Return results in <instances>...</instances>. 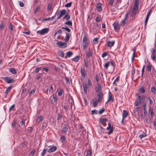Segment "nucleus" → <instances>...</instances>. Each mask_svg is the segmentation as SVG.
I'll list each match as a JSON object with an SVG mask.
<instances>
[{
    "instance_id": "26",
    "label": "nucleus",
    "mask_w": 156,
    "mask_h": 156,
    "mask_svg": "<svg viewBox=\"0 0 156 156\" xmlns=\"http://www.w3.org/2000/svg\"><path fill=\"white\" fill-rule=\"evenodd\" d=\"M70 16L68 14V13H67L63 18V19H66V20H68L70 19Z\"/></svg>"
},
{
    "instance_id": "19",
    "label": "nucleus",
    "mask_w": 156,
    "mask_h": 156,
    "mask_svg": "<svg viewBox=\"0 0 156 156\" xmlns=\"http://www.w3.org/2000/svg\"><path fill=\"white\" fill-rule=\"evenodd\" d=\"M97 10L99 11H100L102 10L101 4V3H98L96 5Z\"/></svg>"
},
{
    "instance_id": "13",
    "label": "nucleus",
    "mask_w": 156,
    "mask_h": 156,
    "mask_svg": "<svg viewBox=\"0 0 156 156\" xmlns=\"http://www.w3.org/2000/svg\"><path fill=\"white\" fill-rule=\"evenodd\" d=\"M128 114V113L126 110H124L123 111V112L122 113V122L123 121V120H124L125 118L126 117Z\"/></svg>"
},
{
    "instance_id": "5",
    "label": "nucleus",
    "mask_w": 156,
    "mask_h": 156,
    "mask_svg": "<svg viewBox=\"0 0 156 156\" xmlns=\"http://www.w3.org/2000/svg\"><path fill=\"white\" fill-rule=\"evenodd\" d=\"M93 51L90 48H89L88 51L86 52V57L89 58L92 56Z\"/></svg>"
},
{
    "instance_id": "51",
    "label": "nucleus",
    "mask_w": 156,
    "mask_h": 156,
    "mask_svg": "<svg viewBox=\"0 0 156 156\" xmlns=\"http://www.w3.org/2000/svg\"><path fill=\"white\" fill-rule=\"evenodd\" d=\"M98 111L96 110H92L91 112V114L94 115L95 113L97 114Z\"/></svg>"
},
{
    "instance_id": "22",
    "label": "nucleus",
    "mask_w": 156,
    "mask_h": 156,
    "mask_svg": "<svg viewBox=\"0 0 156 156\" xmlns=\"http://www.w3.org/2000/svg\"><path fill=\"white\" fill-rule=\"evenodd\" d=\"M89 42V40L87 37L85 35L83 37V43H88Z\"/></svg>"
},
{
    "instance_id": "14",
    "label": "nucleus",
    "mask_w": 156,
    "mask_h": 156,
    "mask_svg": "<svg viewBox=\"0 0 156 156\" xmlns=\"http://www.w3.org/2000/svg\"><path fill=\"white\" fill-rule=\"evenodd\" d=\"M81 73V76L84 79L85 76V70L84 69L81 68L80 69Z\"/></svg>"
},
{
    "instance_id": "37",
    "label": "nucleus",
    "mask_w": 156,
    "mask_h": 156,
    "mask_svg": "<svg viewBox=\"0 0 156 156\" xmlns=\"http://www.w3.org/2000/svg\"><path fill=\"white\" fill-rule=\"evenodd\" d=\"M139 91L141 92L142 93H144L145 92V90L143 87H141L139 88Z\"/></svg>"
},
{
    "instance_id": "44",
    "label": "nucleus",
    "mask_w": 156,
    "mask_h": 156,
    "mask_svg": "<svg viewBox=\"0 0 156 156\" xmlns=\"http://www.w3.org/2000/svg\"><path fill=\"white\" fill-rule=\"evenodd\" d=\"M151 57L153 61H154L156 59L155 54H151Z\"/></svg>"
},
{
    "instance_id": "7",
    "label": "nucleus",
    "mask_w": 156,
    "mask_h": 156,
    "mask_svg": "<svg viewBox=\"0 0 156 156\" xmlns=\"http://www.w3.org/2000/svg\"><path fill=\"white\" fill-rule=\"evenodd\" d=\"M68 126L66 124H65L62 130V132L63 133L65 134L66 133L68 130Z\"/></svg>"
},
{
    "instance_id": "59",
    "label": "nucleus",
    "mask_w": 156,
    "mask_h": 156,
    "mask_svg": "<svg viewBox=\"0 0 156 156\" xmlns=\"http://www.w3.org/2000/svg\"><path fill=\"white\" fill-rule=\"evenodd\" d=\"M60 13L64 15L66 13V10L65 9H62Z\"/></svg>"
},
{
    "instance_id": "49",
    "label": "nucleus",
    "mask_w": 156,
    "mask_h": 156,
    "mask_svg": "<svg viewBox=\"0 0 156 156\" xmlns=\"http://www.w3.org/2000/svg\"><path fill=\"white\" fill-rule=\"evenodd\" d=\"M72 4V2H70L69 3H68L65 5V6L66 7H70L71 6Z\"/></svg>"
},
{
    "instance_id": "21",
    "label": "nucleus",
    "mask_w": 156,
    "mask_h": 156,
    "mask_svg": "<svg viewBox=\"0 0 156 156\" xmlns=\"http://www.w3.org/2000/svg\"><path fill=\"white\" fill-rule=\"evenodd\" d=\"M152 66V65L150 63L147 65V68L148 71L150 72H151V70Z\"/></svg>"
},
{
    "instance_id": "46",
    "label": "nucleus",
    "mask_w": 156,
    "mask_h": 156,
    "mask_svg": "<svg viewBox=\"0 0 156 156\" xmlns=\"http://www.w3.org/2000/svg\"><path fill=\"white\" fill-rule=\"evenodd\" d=\"M93 105L94 107H96L98 105V102H99L98 101V100H97L96 101H94L93 100Z\"/></svg>"
},
{
    "instance_id": "1",
    "label": "nucleus",
    "mask_w": 156,
    "mask_h": 156,
    "mask_svg": "<svg viewBox=\"0 0 156 156\" xmlns=\"http://www.w3.org/2000/svg\"><path fill=\"white\" fill-rule=\"evenodd\" d=\"M1 79L6 82L7 83H11L14 82V80L12 78H9L8 77H2Z\"/></svg>"
},
{
    "instance_id": "9",
    "label": "nucleus",
    "mask_w": 156,
    "mask_h": 156,
    "mask_svg": "<svg viewBox=\"0 0 156 156\" xmlns=\"http://www.w3.org/2000/svg\"><path fill=\"white\" fill-rule=\"evenodd\" d=\"M57 44H58L61 48H64L67 47V44L66 42L62 43V42H59Z\"/></svg>"
},
{
    "instance_id": "18",
    "label": "nucleus",
    "mask_w": 156,
    "mask_h": 156,
    "mask_svg": "<svg viewBox=\"0 0 156 156\" xmlns=\"http://www.w3.org/2000/svg\"><path fill=\"white\" fill-rule=\"evenodd\" d=\"M139 4V0H136L135 2L134 5L133 7L134 8V9L135 8L138 9V6Z\"/></svg>"
},
{
    "instance_id": "42",
    "label": "nucleus",
    "mask_w": 156,
    "mask_h": 156,
    "mask_svg": "<svg viewBox=\"0 0 156 156\" xmlns=\"http://www.w3.org/2000/svg\"><path fill=\"white\" fill-rule=\"evenodd\" d=\"M110 65L109 62H107L104 65V67L106 68V69H107L109 66Z\"/></svg>"
},
{
    "instance_id": "36",
    "label": "nucleus",
    "mask_w": 156,
    "mask_h": 156,
    "mask_svg": "<svg viewBox=\"0 0 156 156\" xmlns=\"http://www.w3.org/2000/svg\"><path fill=\"white\" fill-rule=\"evenodd\" d=\"M108 119L107 118H103V119H101L100 122L101 124H103L105 122L107 121Z\"/></svg>"
},
{
    "instance_id": "17",
    "label": "nucleus",
    "mask_w": 156,
    "mask_h": 156,
    "mask_svg": "<svg viewBox=\"0 0 156 156\" xmlns=\"http://www.w3.org/2000/svg\"><path fill=\"white\" fill-rule=\"evenodd\" d=\"M115 41H110L107 42V46L109 47H111L114 44Z\"/></svg>"
},
{
    "instance_id": "63",
    "label": "nucleus",
    "mask_w": 156,
    "mask_h": 156,
    "mask_svg": "<svg viewBox=\"0 0 156 156\" xmlns=\"http://www.w3.org/2000/svg\"><path fill=\"white\" fill-rule=\"evenodd\" d=\"M126 20V19H125L124 20H123L122 21H121L120 23V26H124L125 25V20Z\"/></svg>"
},
{
    "instance_id": "38",
    "label": "nucleus",
    "mask_w": 156,
    "mask_h": 156,
    "mask_svg": "<svg viewBox=\"0 0 156 156\" xmlns=\"http://www.w3.org/2000/svg\"><path fill=\"white\" fill-rule=\"evenodd\" d=\"M141 102L138 99L135 102L134 105L136 106H137L139 105H140L141 104Z\"/></svg>"
},
{
    "instance_id": "31",
    "label": "nucleus",
    "mask_w": 156,
    "mask_h": 156,
    "mask_svg": "<svg viewBox=\"0 0 156 156\" xmlns=\"http://www.w3.org/2000/svg\"><path fill=\"white\" fill-rule=\"evenodd\" d=\"M12 87V86H10L5 91V93L6 94H8V93L10 92V91L11 90Z\"/></svg>"
},
{
    "instance_id": "56",
    "label": "nucleus",
    "mask_w": 156,
    "mask_h": 156,
    "mask_svg": "<svg viewBox=\"0 0 156 156\" xmlns=\"http://www.w3.org/2000/svg\"><path fill=\"white\" fill-rule=\"evenodd\" d=\"M105 110V109L104 108H102V109H101L99 111V112H98L99 114H102L103 112H104Z\"/></svg>"
},
{
    "instance_id": "8",
    "label": "nucleus",
    "mask_w": 156,
    "mask_h": 156,
    "mask_svg": "<svg viewBox=\"0 0 156 156\" xmlns=\"http://www.w3.org/2000/svg\"><path fill=\"white\" fill-rule=\"evenodd\" d=\"M138 9L137 8H135V9H134V8H133V9L132 11V15L131 17L133 18V19L135 18V16L136 14L137 11H138Z\"/></svg>"
},
{
    "instance_id": "39",
    "label": "nucleus",
    "mask_w": 156,
    "mask_h": 156,
    "mask_svg": "<svg viewBox=\"0 0 156 156\" xmlns=\"http://www.w3.org/2000/svg\"><path fill=\"white\" fill-rule=\"evenodd\" d=\"M66 140V137L65 136L63 135L60 138V140L62 143L64 142Z\"/></svg>"
},
{
    "instance_id": "45",
    "label": "nucleus",
    "mask_w": 156,
    "mask_h": 156,
    "mask_svg": "<svg viewBox=\"0 0 156 156\" xmlns=\"http://www.w3.org/2000/svg\"><path fill=\"white\" fill-rule=\"evenodd\" d=\"M40 9V7L39 6H37L34 11V13L36 14Z\"/></svg>"
},
{
    "instance_id": "30",
    "label": "nucleus",
    "mask_w": 156,
    "mask_h": 156,
    "mask_svg": "<svg viewBox=\"0 0 156 156\" xmlns=\"http://www.w3.org/2000/svg\"><path fill=\"white\" fill-rule=\"evenodd\" d=\"M80 59V56H77L76 57L73 58L72 61H74L75 62H78Z\"/></svg>"
},
{
    "instance_id": "54",
    "label": "nucleus",
    "mask_w": 156,
    "mask_h": 156,
    "mask_svg": "<svg viewBox=\"0 0 156 156\" xmlns=\"http://www.w3.org/2000/svg\"><path fill=\"white\" fill-rule=\"evenodd\" d=\"M149 112H150L151 115L152 117H153L154 116V113L153 112V111L152 109L151 108H149Z\"/></svg>"
},
{
    "instance_id": "53",
    "label": "nucleus",
    "mask_w": 156,
    "mask_h": 156,
    "mask_svg": "<svg viewBox=\"0 0 156 156\" xmlns=\"http://www.w3.org/2000/svg\"><path fill=\"white\" fill-rule=\"evenodd\" d=\"M87 84L88 85L90 86H91L92 85V83L91 82L90 80V79H88Z\"/></svg>"
},
{
    "instance_id": "55",
    "label": "nucleus",
    "mask_w": 156,
    "mask_h": 156,
    "mask_svg": "<svg viewBox=\"0 0 156 156\" xmlns=\"http://www.w3.org/2000/svg\"><path fill=\"white\" fill-rule=\"evenodd\" d=\"M35 92V90L33 89L31 90L30 93H29V96H30L33 94Z\"/></svg>"
},
{
    "instance_id": "41",
    "label": "nucleus",
    "mask_w": 156,
    "mask_h": 156,
    "mask_svg": "<svg viewBox=\"0 0 156 156\" xmlns=\"http://www.w3.org/2000/svg\"><path fill=\"white\" fill-rule=\"evenodd\" d=\"M61 28L62 29H65L68 32H69V33H70L71 31L70 29L69 28L66 27H62Z\"/></svg>"
},
{
    "instance_id": "4",
    "label": "nucleus",
    "mask_w": 156,
    "mask_h": 156,
    "mask_svg": "<svg viewBox=\"0 0 156 156\" xmlns=\"http://www.w3.org/2000/svg\"><path fill=\"white\" fill-rule=\"evenodd\" d=\"M51 102L52 104L54 103L57 100V96L54 94H53L51 97Z\"/></svg>"
},
{
    "instance_id": "11",
    "label": "nucleus",
    "mask_w": 156,
    "mask_h": 156,
    "mask_svg": "<svg viewBox=\"0 0 156 156\" xmlns=\"http://www.w3.org/2000/svg\"><path fill=\"white\" fill-rule=\"evenodd\" d=\"M71 36V34L69 33H66V35L64 40L65 42H67L69 41Z\"/></svg>"
},
{
    "instance_id": "34",
    "label": "nucleus",
    "mask_w": 156,
    "mask_h": 156,
    "mask_svg": "<svg viewBox=\"0 0 156 156\" xmlns=\"http://www.w3.org/2000/svg\"><path fill=\"white\" fill-rule=\"evenodd\" d=\"M64 54L62 51H59L58 52V56L61 57L63 58L64 56Z\"/></svg>"
},
{
    "instance_id": "16",
    "label": "nucleus",
    "mask_w": 156,
    "mask_h": 156,
    "mask_svg": "<svg viewBox=\"0 0 156 156\" xmlns=\"http://www.w3.org/2000/svg\"><path fill=\"white\" fill-rule=\"evenodd\" d=\"M83 90L85 94H86L87 91V85L86 83H83Z\"/></svg>"
},
{
    "instance_id": "33",
    "label": "nucleus",
    "mask_w": 156,
    "mask_h": 156,
    "mask_svg": "<svg viewBox=\"0 0 156 156\" xmlns=\"http://www.w3.org/2000/svg\"><path fill=\"white\" fill-rule=\"evenodd\" d=\"M145 97L144 96H142V97H140V98L138 100H139V101H140V102L141 103L143 102L145 99Z\"/></svg>"
},
{
    "instance_id": "32",
    "label": "nucleus",
    "mask_w": 156,
    "mask_h": 156,
    "mask_svg": "<svg viewBox=\"0 0 156 156\" xmlns=\"http://www.w3.org/2000/svg\"><path fill=\"white\" fill-rule=\"evenodd\" d=\"M42 120V117L41 116H39L37 118L36 120V121L37 122H39L41 121Z\"/></svg>"
},
{
    "instance_id": "35",
    "label": "nucleus",
    "mask_w": 156,
    "mask_h": 156,
    "mask_svg": "<svg viewBox=\"0 0 156 156\" xmlns=\"http://www.w3.org/2000/svg\"><path fill=\"white\" fill-rule=\"evenodd\" d=\"M83 61L84 62V65L86 68L88 67V62L86 60L84 59Z\"/></svg>"
},
{
    "instance_id": "48",
    "label": "nucleus",
    "mask_w": 156,
    "mask_h": 156,
    "mask_svg": "<svg viewBox=\"0 0 156 156\" xmlns=\"http://www.w3.org/2000/svg\"><path fill=\"white\" fill-rule=\"evenodd\" d=\"M146 136V133H144L140 135L139 136L141 139H142V138L145 137Z\"/></svg>"
},
{
    "instance_id": "15",
    "label": "nucleus",
    "mask_w": 156,
    "mask_h": 156,
    "mask_svg": "<svg viewBox=\"0 0 156 156\" xmlns=\"http://www.w3.org/2000/svg\"><path fill=\"white\" fill-rule=\"evenodd\" d=\"M111 101L112 102L114 101V99L112 97V95L110 91L108 93V101Z\"/></svg>"
},
{
    "instance_id": "60",
    "label": "nucleus",
    "mask_w": 156,
    "mask_h": 156,
    "mask_svg": "<svg viewBox=\"0 0 156 156\" xmlns=\"http://www.w3.org/2000/svg\"><path fill=\"white\" fill-rule=\"evenodd\" d=\"M156 89L154 87H153L151 88V91L152 92L154 93Z\"/></svg>"
},
{
    "instance_id": "2",
    "label": "nucleus",
    "mask_w": 156,
    "mask_h": 156,
    "mask_svg": "<svg viewBox=\"0 0 156 156\" xmlns=\"http://www.w3.org/2000/svg\"><path fill=\"white\" fill-rule=\"evenodd\" d=\"M49 31V29L48 28H45L41 30L38 31L37 33L41 35H44L47 33Z\"/></svg>"
},
{
    "instance_id": "6",
    "label": "nucleus",
    "mask_w": 156,
    "mask_h": 156,
    "mask_svg": "<svg viewBox=\"0 0 156 156\" xmlns=\"http://www.w3.org/2000/svg\"><path fill=\"white\" fill-rule=\"evenodd\" d=\"M97 86L95 88V90L96 92L99 93L102 89V87L100 84L97 83Z\"/></svg>"
},
{
    "instance_id": "50",
    "label": "nucleus",
    "mask_w": 156,
    "mask_h": 156,
    "mask_svg": "<svg viewBox=\"0 0 156 156\" xmlns=\"http://www.w3.org/2000/svg\"><path fill=\"white\" fill-rule=\"evenodd\" d=\"M145 67V65H144L143 67L142 70V75H141V77H142L143 76V75H144V69Z\"/></svg>"
},
{
    "instance_id": "23",
    "label": "nucleus",
    "mask_w": 156,
    "mask_h": 156,
    "mask_svg": "<svg viewBox=\"0 0 156 156\" xmlns=\"http://www.w3.org/2000/svg\"><path fill=\"white\" fill-rule=\"evenodd\" d=\"M5 25V24L2 21H1V23L0 24V30H3L4 29Z\"/></svg>"
},
{
    "instance_id": "61",
    "label": "nucleus",
    "mask_w": 156,
    "mask_h": 156,
    "mask_svg": "<svg viewBox=\"0 0 156 156\" xmlns=\"http://www.w3.org/2000/svg\"><path fill=\"white\" fill-rule=\"evenodd\" d=\"M15 107V104L12 105L9 108V112L11 111L12 110V109Z\"/></svg>"
},
{
    "instance_id": "43",
    "label": "nucleus",
    "mask_w": 156,
    "mask_h": 156,
    "mask_svg": "<svg viewBox=\"0 0 156 156\" xmlns=\"http://www.w3.org/2000/svg\"><path fill=\"white\" fill-rule=\"evenodd\" d=\"M62 115L60 114H57V119L58 121L60 120L62 118Z\"/></svg>"
},
{
    "instance_id": "29",
    "label": "nucleus",
    "mask_w": 156,
    "mask_h": 156,
    "mask_svg": "<svg viewBox=\"0 0 156 156\" xmlns=\"http://www.w3.org/2000/svg\"><path fill=\"white\" fill-rule=\"evenodd\" d=\"M136 48H135L133 49V55L132 57V62H133L134 60V58L135 57V55L136 53Z\"/></svg>"
},
{
    "instance_id": "57",
    "label": "nucleus",
    "mask_w": 156,
    "mask_h": 156,
    "mask_svg": "<svg viewBox=\"0 0 156 156\" xmlns=\"http://www.w3.org/2000/svg\"><path fill=\"white\" fill-rule=\"evenodd\" d=\"M65 80L66 81V83L67 84H69L70 83V82L69 79L67 77H65Z\"/></svg>"
},
{
    "instance_id": "62",
    "label": "nucleus",
    "mask_w": 156,
    "mask_h": 156,
    "mask_svg": "<svg viewBox=\"0 0 156 156\" xmlns=\"http://www.w3.org/2000/svg\"><path fill=\"white\" fill-rule=\"evenodd\" d=\"M16 123V120H14L13 121L12 124V126L13 127H14L15 126Z\"/></svg>"
},
{
    "instance_id": "58",
    "label": "nucleus",
    "mask_w": 156,
    "mask_h": 156,
    "mask_svg": "<svg viewBox=\"0 0 156 156\" xmlns=\"http://www.w3.org/2000/svg\"><path fill=\"white\" fill-rule=\"evenodd\" d=\"M98 38L96 37L94 38L93 40V41L95 42L94 44H97L98 42Z\"/></svg>"
},
{
    "instance_id": "3",
    "label": "nucleus",
    "mask_w": 156,
    "mask_h": 156,
    "mask_svg": "<svg viewBox=\"0 0 156 156\" xmlns=\"http://www.w3.org/2000/svg\"><path fill=\"white\" fill-rule=\"evenodd\" d=\"M97 96L98 98V99L97 100L98 101L101 102L103 97V93L102 92H100L98 94Z\"/></svg>"
},
{
    "instance_id": "12",
    "label": "nucleus",
    "mask_w": 156,
    "mask_h": 156,
    "mask_svg": "<svg viewBox=\"0 0 156 156\" xmlns=\"http://www.w3.org/2000/svg\"><path fill=\"white\" fill-rule=\"evenodd\" d=\"M57 149V147L56 146H54L50 147L48 151L49 153H51L55 151Z\"/></svg>"
},
{
    "instance_id": "28",
    "label": "nucleus",
    "mask_w": 156,
    "mask_h": 156,
    "mask_svg": "<svg viewBox=\"0 0 156 156\" xmlns=\"http://www.w3.org/2000/svg\"><path fill=\"white\" fill-rule=\"evenodd\" d=\"M64 24L65 25H68L70 26H72V23L70 20H68V21L66 22Z\"/></svg>"
},
{
    "instance_id": "20",
    "label": "nucleus",
    "mask_w": 156,
    "mask_h": 156,
    "mask_svg": "<svg viewBox=\"0 0 156 156\" xmlns=\"http://www.w3.org/2000/svg\"><path fill=\"white\" fill-rule=\"evenodd\" d=\"M110 129V131H109L108 133V134L109 135L111 133H112L113 131V128L112 127L111 128L110 127L108 126L107 127L106 129L107 130H109Z\"/></svg>"
},
{
    "instance_id": "40",
    "label": "nucleus",
    "mask_w": 156,
    "mask_h": 156,
    "mask_svg": "<svg viewBox=\"0 0 156 156\" xmlns=\"http://www.w3.org/2000/svg\"><path fill=\"white\" fill-rule=\"evenodd\" d=\"M83 49L85 50V48L88 46V43H83Z\"/></svg>"
},
{
    "instance_id": "27",
    "label": "nucleus",
    "mask_w": 156,
    "mask_h": 156,
    "mask_svg": "<svg viewBox=\"0 0 156 156\" xmlns=\"http://www.w3.org/2000/svg\"><path fill=\"white\" fill-rule=\"evenodd\" d=\"M152 12V10L150 9L148 12L147 14V16L145 20H148L149 19V15H150L151 13Z\"/></svg>"
},
{
    "instance_id": "10",
    "label": "nucleus",
    "mask_w": 156,
    "mask_h": 156,
    "mask_svg": "<svg viewBox=\"0 0 156 156\" xmlns=\"http://www.w3.org/2000/svg\"><path fill=\"white\" fill-rule=\"evenodd\" d=\"M113 25L115 30L119 29L120 27V25L119 24L118 22H115L113 23Z\"/></svg>"
},
{
    "instance_id": "52",
    "label": "nucleus",
    "mask_w": 156,
    "mask_h": 156,
    "mask_svg": "<svg viewBox=\"0 0 156 156\" xmlns=\"http://www.w3.org/2000/svg\"><path fill=\"white\" fill-rule=\"evenodd\" d=\"M46 151H47L46 149H44L43 150V151L41 153V156H44L45 154Z\"/></svg>"
},
{
    "instance_id": "24",
    "label": "nucleus",
    "mask_w": 156,
    "mask_h": 156,
    "mask_svg": "<svg viewBox=\"0 0 156 156\" xmlns=\"http://www.w3.org/2000/svg\"><path fill=\"white\" fill-rule=\"evenodd\" d=\"M73 53L71 51H68L66 53V58L70 57L71 55H73Z\"/></svg>"
},
{
    "instance_id": "25",
    "label": "nucleus",
    "mask_w": 156,
    "mask_h": 156,
    "mask_svg": "<svg viewBox=\"0 0 156 156\" xmlns=\"http://www.w3.org/2000/svg\"><path fill=\"white\" fill-rule=\"evenodd\" d=\"M9 71L13 74H15L17 73L16 70L13 68H9Z\"/></svg>"
},
{
    "instance_id": "64",
    "label": "nucleus",
    "mask_w": 156,
    "mask_h": 156,
    "mask_svg": "<svg viewBox=\"0 0 156 156\" xmlns=\"http://www.w3.org/2000/svg\"><path fill=\"white\" fill-rule=\"evenodd\" d=\"M19 5L20 7H23L24 6V5L23 3L21 1H19Z\"/></svg>"
},
{
    "instance_id": "47",
    "label": "nucleus",
    "mask_w": 156,
    "mask_h": 156,
    "mask_svg": "<svg viewBox=\"0 0 156 156\" xmlns=\"http://www.w3.org/2000/svg\"><path fill=\"white\" fill-rule=\"evenodd\" d=\"M133 69L132 70L131 73H132V77H133L134 76V75L135 73V68H134L133 66Z\"/></svg>"
}]
</instances>
